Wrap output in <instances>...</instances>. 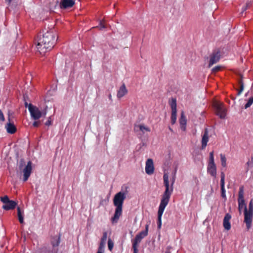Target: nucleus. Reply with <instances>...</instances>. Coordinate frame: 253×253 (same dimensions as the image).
Here are the masks:
<instances>
[{
    "label": "nucleus",
    "instance_id": "nucleus-1",
    "mask_svg": "<svg viewBox=\"0 0 253 253\" xmlns=\"http://www.w3.org/2000/svg\"><path fill=\"white\" fill-rule=\"evenodd\" d=\"M57 39L56 34L53 30L47 31L40 37L37 44L38 51L41 54L45 53L47 50H50L55 45Z\"/></svg>",
    "mask_w": 253,
    "mask_h": 253
},
{
    "label": "nucleus",
    "instance_id": "nucleus-2",
    "mask_svg": "<svg viewBox=\"0 0 253 253\" xmlns=\"http://www.w3.org/2000/svg\"><path fill=\"white\" fill-rule=\"evenodd\" d=\"M126 198V194L123 192H119L115 195L113 199V203L114 205L116 208L114 215L111 218L112 223L117 222L120 217L121 216L123 211V205Z\"/></svg>",
    "mask_w": 253,
    "mask_h": 253
},
{
    "label": "nucleus",
    "instance_id": "nucleus-3",
    "mask_svg": "<svg viewBox=\"0 0 253 253\" xmlns=\"http://www.w3.org/2000/svg\"><path fill=\"white\" fill-rule=\"evenodd\" d=\"M175 173L176 171H175L174 175L171 180V185H169V176L168 173H164L163 175V180H164V184L165 186L166 189L165 192H164L163 194L162 195V197L161 200H163L164 198H168V202H169L170 196L172 193L173 189V184L175 182Z\"/></svg>",
    "mask_w": 253,
    "mask_h": 253
},
{
    "label": "nucleus",
    "instance_id": "nucleus-4",
    "mask_svg": "<svg viewBox=\"0 0 253 253\" xmlns=\"http://www.w3.org/2000/svg\"><path fill=\"white\" fill-rule=\"evenodd\" d=\"M61 234L58 235L51 236L50 238V243L51 247L45 248V253H58V247L61 242Z\"/></svg>",
    "mask_w": 253,
    "mask_h": 253
},
{
    "label": "nucleus",
    "instance_id": "nucleus-5",
    "mask_svg": "<svg viewBox=\"0 0 253 253\" xmlns=\"http://www.w3.org/2000/svg\"><path fill=\"white\" fill-rule=\"evenodd\" d=\"M149 225H146L145 230L141 231L137 234L134 240H132V249L133 253H138V244L141 242V240L148 235Z\"/></svg>",
    "mask_w": 253,
    "mask_h": 253
},
{
    "label": "nucleus",
    "instance_id": "nucleus-6",
    "mask_svg": "<svg viewBox=\"0 0 253 253\" xmlns=\"http://www.w3.org/2000/svg\"><path fill=\"white\" fill-rule=\"evenodd\" d=\"M28 110L31 117L35 120L39 119L42 116H45L47 113L46 108L42 112L37 107L33 105L31 103L29 104Z\"/></svg>",
    "mask_w": 253,
    "mask_h": 253
},
{
    "label": "nucleus",
    "instance_id": "nucleus-7",
    "mask_svg": "<svg viewBox=\"0 0 253 253\" xmlns=\"http://www.w3.org/2000/svg\"><path fill=\"white\" fill-rule=\"evenodd\" d=\"M221 56V53L220 49L214 50L207 58L208 68H211L212 65L217 63L219 61Z\"/></svg>",
    "mask_w": 253,
    "mask_h": 253
},
{
    "label": "nucleus",
    "instance_id": "nucleus-8",
    "mask_svg": "<svg viewBox=\"0 0 253 253\" xmlns=\"http://www.w3.org/2000/svg\"><path fill=\"white\" fill-rule=\"evenodd\" d=\"M168 198H165L163 200H161L160 204L159 207V210L158 211V227L160 228L162 225V216L163 214L164 211L168 205L169 202H168Z\"/></svg>",
    "mask_w": 253,
    "mask_h": 253
},
{
    "label": "nucleus",
    "instance_id": "nucleus-9",
    "mask_svg": "<svg viewBox=\"0 0 253 253\" xmlns=\"http://www.w3.org/2000/svg\"><path fill=\"white\" fill-rule=\"evenodd\" d=\"M208 172L213 177H215L216 174V166L214 163L213 152L210 153V158L207 169Z\"/></svg>",
    "mask_w": 253,
    "mask_h": 253
},
{
    "label": "nucleus",
    "instance_id": "nucleus-10",
    "mask_svg": "<svg viewBox=\"0 0 253 253\" xmlns=\"http://www.w3.org/2000/svg\"><path fill=\"white\" fill-rule=\"evenodd\" d=\"M238 202V210L239 213L241 214L242 213V210L243 209H244V211H245V209H247L244 198V187L243 186H241L239 189Z\"/></svg>",
    "mask_w": 253,
    "mask_h": 253
},
{
    "label": "nucleus",
    "instance_id": "nucleus-11",
    "mask_svg": "<svg viewBox=\"0 0 253 253\" xmlns=\"http://www.w3.org/2000/svg\"><path fill=\"white\" fill-rule=\"evenodd\" d=\"M244 214V222L246 223L247 229L249 230L251 227L253 217V212L248 211L247 209H246Z\"/></svg>",
    "mask_w": 253,
    "mask_h": 253
},
{
    "label": "nucleus",
    "instance_id": "nucleus-12",
    "mask_svg": "<svg viewBox=\"0 0 253 253\" xmlns=\"http://www.w3.org/2000/svg\"><path fill=\"white\" fill-rule=\"evenodd\" d=\"M32 162L31 161H29L23 170L24 173V181H27L31 175L32 172Z\"/></svg>",
    "mask_w": 253,
    "mask_h": 253
},
{
    "label": "nucleus",
    "instance_id": "nucleus-13",
    "mask_svg": "<svg viewBox=\"0 0 253 253\" xmlns=\"http://www.w3.org/2000/svg\"><path fill=\"white\" fill-rule=\"evenodd\" d=\"M145 171L148 174H152L154 172V167L153 160L148 159L146 162Z\"/></svg>",
    "mask_w": 253,
    "mask_h": 253
},
{
    "label": "nucleus",
    "instance_id": "nucleus-14",
    "mask_svg": "<svg viewBox=\"0 0 253 253\" xmlns=\"http://www.w3.org/2000/svg\"><path fill=\"white\" fill-rule=\"evenodd\" d=\"M212 106L215 114L221 118V104L220 102L216 100H214L212 103Z\"/></svg>",
    "mask_w": 253,
    "mask_h": 253
},
{
    "label": "nucleus",
    "instance_id": "nucleus-15",
    "mask_svg": "<svg viewBox=\"0 0 253 253\" xmlns=\"http://www.w3.org/2000/svg\"><path fill=\"white\" fill-rule=\"evenodd\" d=\"M75 2L73 0H62L60 4L61 9H67L73 7Z\"/></svg>",
    "mask_w": 253,
    "mask_h": 253
},
{
    "label": "nucleus",
    "instance_id": "nucleus-16",
    "mask_svg": "<svg viewBox=\"0 0 253 253\" xmlns=\"http://www.w3.org/2000/svg\"><path fill=\"white\" fill-rule=\"evenodd\" d=\"M231 218V215L229 213H226L224 217L223 225L225 229L229 230L231 228L230 220Z\"/></svg>",
    "mask_w": 253,
    "mask_h": 253
},
{
    "label": "nucleus",
    "instance_id": "nucleus-17",
    "mask_svg": "<svg viewBox=\"0 0 253 253\" xmlns=\"http://www.w3.org/2000/svg\"><path fill=\"white\" fill-rule=\"evenodd\" d=\"M209 141V134L208 130L206 128L204 131L203 135L202 138V149H204L207 145V143Z\"/></svg>",
    "mask_w": 253,
    "mask_h": 253
},
{
    "label": "nucleus",
    "instance_id": "nucleus-18",
    "mask_svg": "<svg viewBox=\"0 0 253 253\" xmlns=\"http://www.w3.org/2000/svg\"><path fill=\"white\" fill-rule=\"evenodd\" d=\"M179 124L181 129L183 131H185L186 129L187 120L184 115V113L183 111H182L181 113V116L179 119Z\"/></svg>",
    "mask_w": 253,
    "mask_h": 253
},
{
    "label": "nucleus",
    "instance_id": "nucleus-19",
    "mask_svg": "<svg viewBox=\"0 0 253 253\" xmlns=\"http://www.w3.org/2000/svg\"><path fill=\"white\" fill-rule=\"evenodd\" d=\"M127 93V90L124 84L120 87L119 89L117 92V97L118 98H121L125 96Z\"/></svg>",
    "mask_w": 253,
    "mask_h": 253
},
{
    "label": "nucleus",
    "instance_id": "nucleus-20",
    "mask_svg": "<svg viewBox=\"0 0 253 253\" xmlns=\"http://www.w3.org/2000/svg\"><path fill=\"white\" fill-rule=\"evenodd\" d=\"M16 205L17 204L15 202L10 200L7 203L3 206L2 208L7 211L12 210L15 208Z\"/></svg>",
    "mask_w": 253,
    "mask_h": 253
},
{
    "label": "nucleus",
    "instance_id": "nucleus-21",
    "mask_svg": "<svg viewBox=\"0 0 253 253\" xmlns=\"http://www.w3.org/2000/svg\"><path fill=\"white\" fill-rule=\"evenodd\" d=\"M5 127L7 132L10 134H13L16 131V127L13 123H8Z\"/></svg>",
    "mask_w": 253,
    "mask_h": 253
},
{
    "label": "nucleus",
    "instance_id": "nucleus-22",
    "mask_svg": "<svg viewBox=\"0 0 253 253\" xmlns=\"http://www.w3.org/2000/svg\"><path fill=\"white\" fill-rule=\"evenodd\" d=\"M107 238V232L105 231L103 233V236L101 238L100 242L99 243V248H105L106 245V241Z\"/></svg>",
    "mask_w": 253,
    "mask_h": 253
},
{
    "label": "nucleus",
    "instance_id": "nucleus-23",
    "mask_svg": "<svg viewBox=\"0 0 253 253\" xmlns=\"http://www.w3.org/2000/svg\"><path fill=\"white\" fill-rule=\"evenodd\" d=\"M169 105L171 109V111H177L176 99L172 98L171 100L169 102Z\"/></svg>",
    "mask_w": 253,
    "mask_h": 253
},
{
    "label": "nucleus",
    "instance_id": "nucleus-24",
    "mask_svg": "<svg viewBox=\"0 0 253 253\" xmlns=\"http://www.w3.org/2000/svg\"><path fill=\"white\" fill-rule=\"evenodd\" d=\"M176 114H177V111H171V123L172 125H174L176 121V119H177Z\"/></svg>",
    "mask_w": 253,
    "mask_h": 253
},
{
    "label": "nucleus",
    "instance_id": "nucleus-25",
    "mask_svg": "<svg viewBox=\"0 0 253 253\" xmlns=\"http://www.w3.org/2000/svg\"><path fill=\"white\" fill-rule=\"evenodd\" d=\"M17 214L19 221L20 223H23L24 222V218L19 207L17 208Z\"/></svg>",
    "mask_w": 253,
    "mask_h": 253
},
{
    "label": "nucleus",
    "instance_id": "nucleus-26",
    "mask_svg": "<svg viewBox=\"0 0 253 253\" xmlns=\"http://www.w3.org/2000/svg\"><path fill=\"white\" fill-rule=\"evenodd\" d=\"M239 84L240 85V88L238 90V95H239L244 89V84L242 79L239 81Z\"/></svg>",
    "mask_w": 253,
    "mask_h": 253
},
{
    "label": "nucleus",
    "instance_id": "nucleus-27",
    "mask_svg": "<svg viewBox=\"0 0 253 253\" xmlns=\"http://www.w3.org/2000/svg\"><path fill=\"white\" fill-rule=\"evenodd\" d=\"M114 247V242L111 240V239L109 238L108 240V250L111 252Z\"/></svg>",
    "mask_w": 253,
    "mask_h": 253
},
{
    "label": "nucleus",
    "instance_id": "nucleus-28",
    "mask_svg": "<svg viewBox=\"0 0 253 253\" xmlns=\"http://www.w3.org/2000/svg\"><path fill=\"white\" fill-rule=\"evenodd\" d=\"M253 103V96L252 97H250L247 103L246 104L245 106V108H247L248 107H249Z\"/></svg>",
    "mask_w": 253,
    "mask_h": 253
},
{
    "label": "nucleus",
    "instance_id": "nucleus-29",
    "mask_svg": "<svg viewBox=\"0 0 253 253\" xmlns=\"http://www.w3.org/2000/svg\"><path fill=\"white\" fill-rule=\"evenodd\" d=\"M139 129L141 131H143L145 130L146 131H150V129L143 125H140L139 126Z\"/></svg>",
    "mask_w": 253,
    "mask_h": 253
},
{
    "label": "nucleus",
    "instance_id": "nucleus-30",
    "mask_svg": "<svg viewBox=\"0 0 253 253\" xmlns=\"http://www.w3.org/2000/svg\"><path fill=\"white\" fill-rule=\"evenodd\" d=\"M1 201L3 203L4 205H5L7 203V202H9L10 200L9 199V198L7 196H4V197L1 198Z\"/></svg>",
    "mask_w": 253,
    "mask_h": 253
},
{
    "label": "nucleus",
    "instance_id": "nucleus-31",
    "mask_svg": "<svg viewBox=\"0 0 253 253\" xmlns=\"http://www.w3.org/2000/svg\"><path fill=\"white\" fill-rule=\"evenodd\" d=\"M224 174L222 173V198L225 197V190L224 189Z\"/></svg>",
    "mask_w": 253,
    "mask_h": 253
},
{
    "label": "nucleus",
    "instance_id": "nucleus-32",
    "mask_svg": "<svg viewBox=\"0 0 253 253\" xmlns=\"http://www.w3.org/2000/svg\"><path fill=\"white\" fill-rule=\"evenodd\" d=\"M221 69V66L219 65L215 66V67L213 68L212 69V73H216L219 71H220Z\"/></svg>",
    "mask_w": 253,
    "mask_h": 253
},
{
    "label": "nucleus",
    "instance_id": "nucleus-33",
    "mask_svg": "<svg viewBox=\"0 0 253 253\" xmlns=\"http://www.w3.org/2000/svg\"><path fill=\"white\" fill-rule=\"evenodd\" d=\"M248 211H252L253 212V199L251 200L249 203V210H248Z\"/></svg>",
    "mask_w": 253,
    "mask_h": 253
},
{
    "label": "nucleus",
    "instance_id": "nucleus-34",
    "mask_svg": "<svg viewBox=\"0 0 253 253\" xmlns=\"http://www.w3.org/2000/svg\"><path fill=\"white\" fill-rule=\"evenodd\" d=\"M98 27H100V29H104V28H106V26L104 25L103 21L100 22Z\"/></svg>",
    "mask_w": 253,
    "mask_h": 253
},
{
    "label": "nucleus",
    "instance_id": "nucleus-35",
    "mask_svg": "<svg viewBox=\"0 0 253 253\" xmlns=\"http://www.w3.org/2000/svg\"><path fill=\"white\" fill-rule=\"evenodd\" d=\"M45 125L47 126H49L51 125V118L49 117L47 121L45 122Z\"/></svg>",
    "mask_w": 253,
    "mask_h": 253
},
{
    "label": "nucleus",
    "instance_id": "nucleus-36",
    "mask_svg": "<svg viewBox=\"0 0 253 253\" xmlns=\"http://www.w3.org/2000/svg\"><path fill=\"white\" fill-rule=\"evenodd\" d=\"M24 165V161L23 160H21L20 161L19 165V168L20 169H21Z\"/></svg>",
    "mask_w": 253,
    "mask_h": 253
},
{
    "label": "nucleus",
    "instance_id": "nucleus-37",
    "mask_svg": "<svg viewBox=\"0 0 253 253\" xmlns=\"http://www.w3.org/2000/svg\"><path fill=\"white\" fill-rule=\"evenodd\" d=\"M5 120L4 119V117L3 116V114L2 112V111H1V110H0V121H4Z\"/></svg>",
    "mask_w": 253,
    "mask_h": 253
},
{
    "label": "nucleus",
    "instance_id": "nucleus-38",
    "mask_svg": "<svg viewBox=\"0 0 253 253\" xmlns=\"http://www.w3.org/2000/svg\"><path fill=\"white\" fill-rule=\"evenodd\" d=\"M105 248H98V250L96 253H104Z\"/></svg>",
    "mask_w": 253,
    "mask_h": 253
},
{
    "label": "nucleus",
    "instance_id": "nucleus-39",
    "mask_svg": "<svg viewBox=\"0 0 253 253\" xmlns=\"http://www.w3.org/2000/svg\"><path fill=\"white\" fill-rule=\"evenodd\" d=\"M40 125V121H35L33 124V126L34 127H38Z\"/></svg>",
    "mask_w": 253,
    "mask_h": 253
},
{
    "label": "nucleus",
    "instance_id": "nucleus-40",
    "mask_svg": "<svg viewBox=\"0 0 253 253\" xmlns=\"http://www.w3.org/2000/svg\"><path fill=\"white\" fill-rule=\"evenodd\" d=\"M222 167H224L226 166V158H225V157L224 156V157L222 156Z\"/></svg>",
    "mask_w": 253,
    "mask_h": 253
},
{
    "label": "nucleus",
    "instance_id": "nucleus-41",
    "mask_svg": "<svg viewBox=\"0 0 253 253\" xmlns=\"http://www.w3.org/2000/svg\"><path fill=\"white\" fill-rule=\"evenodd\" d=\"M222 119H223L225 117V110L222 107Z\"/></svg>",
    "mask_w": 253,
    "mask_h": 253
},
{
    "label": "nucleus",
    "instance_id": "nucleus-42",
    "mask_svg": "<svg viewBox=\"0 0 253 253\" xmlns=\"http://www.w3.org/2000/svg\"><path fill=\"white\" fill-rule=\"evenodd\" d=\"M13 0H5V1L7 3L8 5H9Z\"/></svg>",
    "mask_w": 253,
    "mask_h": 253
},
{
    "label": "nucleus",
    "instance_id": "nucleus-43",
    "mask_svg": "<svg viewBox=\"0 0 253 253\" xmlns=\"http://www.w3.org/2000/svg\"><path fill=\"white\" fill-rule=\"evenodd\" d=\"M108 97H109V99L111 100V101H112V95L111 94H109V96H108Z\"/></svg>",
    "mask_w": 253,
    "mask_h": 253
},
{
    "label": "nucleus",
    "instance_id": "nucleus-44",
    "mask_svg": "<svg viewBox=\"0 0 253 253\" xmlns=\"http://www.w3.org/2000/svg\"><path fill=\"white\" fill-rule=\"evenodd\" d=\"M29 104L27 102H25V106L26 107H28V106H29Z\"/></svg>",
    "mask_w": 253,
    "mask_h": 253
},
{
    "label": "nucleus",
    "instance_id": "nucleus-45",
    "mask_svg": "<svg viewBox=\"0 0 253 253\" xmlns=\"http://www.w3.org/2000/svg\"><path fill=\"white\" fill-rule=\"evenodd\" d=\"M166 253H171L169 251H167L166 252Z\"/></svg>",
    "mask_w": 253,
    "mask_h": 253
},
{
    "label": "nucleus",
    "instance_id": "nucleus-46",
    "mask_svg": "<svg viewBox=\"0 0 253 253\" xmlns=\"http://www.w3.org/2000/svg\"><path fill=\"white\" fill-rule=\"evenodd\" d=\"M169 129H170L171 131H172V129H171V128L170 127H169Z\"/></svg>",
    "mask_w": 253,
    "mask_h": 253
},
{
    "label": "nucleus",
    "instance_id": "nucleus-47",
    "mask_svg": "<svg viewBox=\"0 0 253 253\" xmlns=\"http://www.w3.org/2000/svg\"><path fill=\"white\" fill-rule=\"evenodd\" d=\"M220 185H222V183H221V180L220 181Z\"/></svg>",
    "mask_w": 253,
    "mask_h": 253
}]
</instances>
